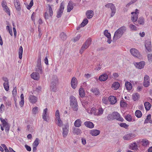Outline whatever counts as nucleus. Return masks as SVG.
I'll list each match as a JSON object with an SVG mask.
<instances>
[{
  "mask_svg": "<svg viewBox=\"0 0 152 152\" xmlns=\"http://www.w3.org/2000/svg\"><path fill=\"white\" fill-rule=\"evenodd\" d=\"M48 109L47 108H46L44 110L43 114H42V118L44 120L46 121H48L47 118L48 117L46 116L47 113Z\"/></svg>",
  "mask_w": 152,
  "mask_h": 152,
  "instance_id": "b1692460",
  "label": "nucleus"
},
{
  "mask_svg": "<svg viewBox=\"0 0 152 152\" xmlns=\"http://www.w3.org/2000/svg\"><path fill=\"white\" fill-rule=\"evenodd\" d=\"M130 52L131 54L134 57H140V53L136 49L133 48L130 50Z\"/></svg>",
  "mask_w": 152,
  "mask_h": 152,
  "instance_id": "6e6552de",
  "label": "nucleus"
},
{
  "mask_svg": "<svg viewBox=\"0 0 152 152\" xmlns=\"http://www.w3.org/2000/svg\"><path fill=\"white\" fill-rule=\"evenodd\" d=\"M108 77L107 75L106 74L104 73L100 75L99 79L101 81H105L108 78Z\"/></svg>",
  "mask_w": 152,
  "mask_h": 152,
  "instance_id": "4468645a",
  "label": "nucleus"
},
{
  "mask_svg": "<svg viewBox=\"0 0 152 152\" xmlns=\"http://www.w3.org/2000/svg\"><path fill=\"white\" fill-rule=\"evenodd\" d=\"M64 127L63 128V136L64 137H66L68 133L69 126L67 125H64Z\"/></svg>",
  "mask_w": 152,
  "mask_h": 152,
  "instance_id": "f8f14e48",
  "label": "nucleus"
},
{
  "mask_svg": "<svg viewBox=\"0 0 152 152\" xmlns=\"http://www.w3.org/2000/svg\"><path fill=\"white\" fill-rule=\"evenodd\" d=\"M38 58L37 61V66L35 68L36 72H39L40 74L42 73V67L41 63V57L40 56H38Z\"/></svg>",
  "mask_w": 152,
  "mask_h": 152,
  "instance_id": "39448f33",
  "label": "nucleus"
},
{
  "mask_svg": "<svg viewBox=\"0 0 152 152\" xmlns=\"http://www.w3.org/2000/svg\"><path fill=\"white\" fill-rule=\"evenodd\" d=\"M139 97V95L138 93H136L132 95V99L134 101H136Z\"/></svg>",
  "mask_w": 152,
  "mask_h": 152,
  "instance_id": "ea45409f",
  "label": "nucleus"
},
{
  "mask_svg": "<svg viewBox=\"0 0 152 152\" xmlns=\"http://www.w3.org/2000/svg\"><path fill=\"white\" fill-rule=\"evenodd\" d=\"M3 86L4 88L6 91H8L9 90V82L4 83L3 84Z\"/></svg>",
  "mask_w": 152,
  "mask_h": 152,
  "instance_id": "79ce46f5",
  "label": "nucleus"
},
{
  "mask_svg": "<svg viewBox=\"0 0 152 152\" xmlns=\"http://www.w3.org/2000/svg\"><path fill=\"white\" fill-rule=\"evenodd\" d=\"M88 47L85 45L84 43L83 44L81 48L82 49H83L84 50L87 48Z\"/></svg>",
  "mask_w": 152,
  "mask_h": 152,
  "instance_id": "338daca9",
  "label": "nucleus"
},
{
  "mask_svg": "<svg viewBox=\"0 0 152 152\" xmlns=\"http://www.w3.org/2000/svg\"><path fill=\"white\" fill-rule=\"evenodd\" d=\"M129 27L132 30H137L136 27L134 25L132 24H131L129 25Z\"/></svg>",
  "mask_w": 152,
  "mask_h": 152,
  "instance_id": "680f3d73",
  "label": "nucleus"
},
{
  "mask_svg": "<svg viewBox=\"0 0 152 152\" xmlns=\"http://www.w3.org/2000/svg\"><path fill=\"white\" fill-rule=\"evenodd\" d=\"M127 104L125 101L124 100H122L121 101L120 103V106L122 107H126L127 106Z\"/></svg>",
  "mask_w": 152,
  "mask_h": 152,
  "instance_id": "e433bc0d",
  "label": "nucleus"
},
{
  "mask_svg": "<svg viewBox=\"0 0 152 152\" xmlns=\"http://www.w3.org/2000/svg\"><path fill=\"white\" fill-rule=\"evenodd\" d=\"M5 6V7L4 8V10L9 15H10V11L7 6Z\"/></svg>",
  "mask_w": 152,
  "mask_h": 152,
  "instance_id": "de8ad7c7",
  "label": "nucleus"
},
{
  "mask_svg": "<svg viewBox=\"0 0 152 152\" xmlns=\"http://www.w3.org/2000/svg\"><path fill=\"white\" fill-rule=\"evenodd\" d=\"M73 132L74 134H75L78 135L81 133V131L79 128L74 127L73 128Z\"/></svg>",
  "mask_w": 152,
  "mask_h": 152,
  "instance_id": "cd10ccee",
  "label": "nucleus"
},
{
  "mask_svg": "<svg viewBox=\"0 0 152 152\" xmlns=\"http://www.w3.org/2000/svg\"><path fill=\"white\" fill-rule=\"evenodd\" d=\"M149 144L148 141L146 139H143L142 142V145L143 146L147 147Z\"/></svg>",
  "mask_w": 152,
  "mask_h": 152,
  "instance_id": "58836bf2",
  "label": "nucleus"
},
{
  "mask_svg": "<svg viewBox=\"0 0 152 152\" xmlns=\"http://www.w3.org/2000/svg\"><path fill=\"white\" fill-rule=\"evenodd\" d=\"M84 125L87 127L92 129L94 127V124L93 123L90 121H86L84 123Z\"/></svg>",
  "mask_w": 152,
  "mask_h": 152,
  "instance_id": "dca6fc26",
  "label": "nucleus"
},
{
  "mask_svg": "<svg viewBox=\"0 0 152 152\" xmlns=\"http://www.w3.org/2000/svg\"><path fill=\"white\" fill-rule=\"evenodd\" d=\"M55 116L57 119H60L59 112L58 110H56V112Z\"/></svg>",
  "mask_w": 152,
  "mask_h": 152,
  "instance_id": "4d7b16f0",
  "label": "nucleus"
},
{
  "mask_svg": "<svg viewBox=\"0 0 152 152\" xmlns=\"http://www.w3.org/2000/svg\"><path fill=\"white\" fill-rule=\"evenodd\" d=\"M120 84L118 82H115L112 85V87L114 88V89H118L120 86Z\"/></svg>",
  "mask_w": 152,
  "mask_h": 152,
  "instance_id": "473e14b6",
  "label": "nucleus"
},
{
  "mask_svg": "<svg viewBox=\"0 0 152 152\" xmlns=\"http://www.w3.org/2000/svg\"><path fill=\"white\" fill-rule=\"evenodd\" d=\"M130 149L132 150H137L138 149L137 145L135 142L132 144L130 145Z\"/></svg>",
  "mask_w": 152,
  "mask_h": 152,
  "instance_id": "2f4dec72",
  "label": "nucleus"
},
{
  "mask_svg": "<svg viewBox=\"0 0 152 152\" xmlns=\"http://www.w3.org/2000/svg\"><path fill=\"white\" fill-rule=\"evenodd\" d=\"M80 35H77L76 37H75L74 39V40L75 42L77 41L80 38Z\"/></svg>",
  "mask_w": 152,
  "mask_h": 152,
  "instance_id": "774afa93",
  "label": "nucleus"
},
{
  "mask_svg": "<svg viewBox=\"0 0 152 152\" xmlns=\"http://www.w3.org/2000/svg\"><path fill=\"white\" fill-rule=\"evenodd\" d=\"M39 139L38 138H36L35 141L33 144V146H37L39 144Z\"/></svg>",
  "mask_w": 152,
  "mask_h": 152,
  "instance_id": "09e8293b",
  "label": "nucleus"
},
{
  "mask_svg": "<svg viewBox=\"0 0 152 152\" xmlns=\"http://www.w3.org/2000/svg\"><path fill=\"white\" fill-rule=\"evenodd\" d=\"M91 41L92 40L90 38H88L85 42L84 44L89 47L91 44Z\"/></svg>",
  "mask_w": 152,
  "mask_h": 152,
  "instance_id": "37998d69",
  "label": "nucleus"
},
{
  "mask_svg": "<svg viewBox=\"0 0 152 152\" xmlns=\"http://www.w3.org/2000/svg\"><path fill=\"white\" fill-rule=\"evenodd\" d=\"M12 93L13 97H15L17 93V88L16 87L14 88Z\"/></svg>",
  "mask_w": 152,
  "mask_h": 152,
  "instance_id": "13d9d810",
  "label": "nucleus"
},
{
  "mask_svg": "<svg viewBox=\"0 0 152 152\" xmlns=\"http://www.w3.org/2000/svg\"><path fill=\"white\" fill-rule=\"evenodd\" d=\"M145 45L146 48L149 52H150L152 50V47L151 46L150 42H146L145 43Z\"/></svg>",
  "mask_w": 152,
  "mask_h": 152,
  "instance_id": "5701e85b",
  "label": "nucleus"
},
{
  "mask_svg": "<svg viewBox=\"0 0 152 152\" xmlns=\"http://www.w3.org/2000/svg\"><path fill=\"white\" fill-rule=\"evenodd\" d=\"M135 115L138 118H140L141 117L142 114L141 111L139 110H136L135 113Z\"/></svg>",
  "mask_w": 152,
  "mask_h": 152,
  "instance_id": "72a5a7b5",
  "label": "nucleus"
},
{
  "mask_svg": "<svg viewBox=\"0 0 152 152\" xmlns=\"http://www.w3.org/2000/svg\"><path fill=\"white\" fill-rule=\"evenodd\" d=\"M109 100L112 104H115L117 102V98L114 96H110Z\"/></svg>",
  "mask_w": 152,
  "mask_h": 152,
  "instance_id": "f3484780",
  "label": "nucleus"
},
{
  "mask_svg": "<svg viewBox=\"0 0 152 152\" xmlns=\"http://www.w3.org/2000/svg\"><path fill=\"white\" fill-rule=\"evenodd\" d=\"M69 99L70 106L74 111H77L78 110V106L76 99L73 96H71Z\"/></svg>",
  "mask_w": 152,
  "mask_h": 152,
  "instance_id": "7ed1b4c3",
  "label": "nucleus"
},
{
  "mask_svg": "<svg viewBox=\"0 0 152 152\" xmlns=\"http://www.w3.org/2000/svg\"><path fill=\"white\" fill-rule=\"evenodd\" d=\"M14 3L17 11H20L21 10V7L19 1L18 0H14Z\"/></svg>",
  "mask_w": 152,
  "mask_h": 152,
  "instance_id": "9b49d317",
  "label": "nucleus"
},
{
  "mask_svg": "<svg viewBox=\"0 0 152 152\" xmlns=\"http://www.w3.org/2000/svg\"><path fill=\"white\" fill-rule=\"evenodd\" d=\"M147 57L149 62H152V54H149L148 55Z\"/></svg>",
  "mask_w": 152,
  "mask_h": 152,
  "instance_id": "bf43d9fd",
  "label": "nucleus"
},
{
  "mask_svg": "<svg viewBox=\"0 0 152 152\" xmlns=\"http://www.w3.org/2000/svg\"><path fill=\"white\" fill-rule=\"evenodd\" d=\"M79 94L80 96L81 97H83L85 96V92L83 88H80L79 90Z\"/></svg>",
  "mask_w": 152,
  "mask_h": 152,
  "instance_id": "f704fd0d",
  "label": "nucleus"
},
{
  "mask_svg": "<svg viewBox=\"0 0 152 152\" xmlns=\"http://www.w3.org/2000/svg\"><path fill=\"white\" fill-rule=\"evenodd\" d=\"M82 122L80 119L76 120L74 123L75 126L77 127H79L81 126Z\"/></svg>",
  "mask_w": 152,
  "mask_h": 152,
  "instance_id": "393cba45",
  "label": "nucleus"
},
{
  "mask_svg": "<svg viewBox=\"0 0 152 152\" xmlns=\"http://www.w3.org/2000/svg\"><path fill=\"white\" fill-rule=\"evenodd\" d=\"M110 8L111 10V16L112 17L114 15L116 11V9L114 4H112V6H111Z\"/></svg>",
  "mask_w": 152,
  "mask_h": 152,
  "instance_id": "a878e982",
  "label": "nucleus"
},
{
  "mask_svg": "<svg viewBox=\"0 0 152 152\" xmlns=\"http://www.w3.org/2000/svg\"><path fill=\"white\" fill-rule=\"evenodd\" d=\"M58 121L57 122L56 124L57 125L61 127L62 126V125L63 124V122L61 119H57Z\"/></svg>",
  "mask_w": 152,
  "mask_h": 152,
  "instance_id": "864d4df0",
  "label": "nucleus"
},
{
  "mask_svg": "<svg viewBox=\"0 0 152 152\" xmlns=\"http://www.w3.org/2000/svg\"><path fill=\"white\" fill-rule=\"evenodd\" d=\"M38 31L39 32L38 37H39V38H40L42 35V33L41 32V29L39 27H38Z\"/></svg>",
  "mask_w": 152,
  "mask_h": 152,
  "instance_id": "0e129e2a",
  "label": "nucleus"
},
{
  "mask_svg": "<svg viewBox=\"0 0 152 152\" xmlns=\"http://www.w3.org/2000/svg\"><path fill=\"white\" fill-rule=\"evenodd\" d=\"M58 79L56 76H53L51 80L50 90L51 91L56 92L57 88L56 86V84L58 83Z\"/></svg>",
  "mask_w": 152,
  "mask_h": 152,
  "instance_id": "20e7f679",
  "label": "nucleus"
},
{
  "mask_svg": "<svg viewBox=\"0 0 152 152\" xmlns=\"http://www.w3.org/2000/svg\"><path fill=\"white\" fill-rule=\"evenodd\" d=\"M86 15L87 18L90 19L94 15V12L92 10H88L86 12Z\"/></svg>",
  "mask_w": 152,
  "mask_h": 152,
  "instance_id": "412c9836",
  "label": "nucleus"
},
{
  "mask_svg": "<svg viewBox=\"0 0 152 152\" xmlns=\"http://www.w3.org/2000/svg\"><path fill=\"white\" fill-rule=\"evenodd\" d=\"M88 22V20L87 18H85L83 20L82 22L81 23V25L83 26H85Z\"/></svg>",
  "mask_w": 152,
  "mask_h": 152,
  "instance_id": "a18cd8bd",
  "label": "nucleus"
},
{
  "mask_svg": "<svg viewBox=\"0 0 152 152\" xmlns=\"http://www.w3.org/2000/svg\"><path fill=\"white\" fill-rule=\"evenodd\" d=\"M48 10L50 14V16L51 17L53 15V11L52 10V8L50 4L48 5Z\"/></svg>",
  "mask_w": 152,
  "mask_h": 152,
  "instance_id": "49530a36",
  "label": "nucleus"
},
{
  "mask_svg": "<svg viewBox=\"0 0 152 152\" xmlns=\"http://www.w3.org/2000/svg\"><path fill=\"white\" fill-rule=\"evenodd\" d=\"M32 78L35 80H38L39 78V74L38 72H34L31 75Z\"/></svg>",
  "mask_w": 152,
  "mask_h": 152,
  "instance_id": "6ab92c4d",
  "label": "nucleus"
},
{
  "mask_svg": "<svg viewBox=\"0 0 152 152\" xmlns=\"http://www.w3.org/2000/svg\"><path fill=\"white\" fill-rule=\"evenodd\" d=\"M98 112L96 113V115H102L103 112V110L101 108H99L98 110Z\"/></svg>",
  "mask_w": 152,
  "mask_h": 152,
  "instance_id": "c03bdc74",
  "label": "nucleus"
},
{
  "mask_svg": "<svg viewBox=\"0 0 152 152\" xmlns=\"http://www.w3.org/2000/svg\"><path fill=\"white\" fill-rule=\"evenodd\" d=\"M145 65V62L144 61H141L139 62H136L134 64L135 67L139 69H141L144 68Z\"/></svg>",
  "mask_w": 152,
  "mask_h": 152,
  "instance_id": "0eeeda50",
  "label": "nucleus"
},
{
  "mask_svg": "<svg viewBox=\"0 0 152 152\" xmlns=\"http://www.w3.org/2000/svg\"><path fill=\"white\" fill-rule=\"evenodd\" d=\"M150 85V82L149 80L145 81L144 80L143 86L145 87H148Z\"/></svg>",
  "mask_w": 152,
  "mask_h": 152,
  "instance_id": "3c124183",
  "label": "nucleus"
},
{
  "mask_svg": "<svg viewBox=\"0 0 152 152\" xmlns=\"http://www.w3.org/2000/svg\"><path fill=\"white\" fill-rule=\"evenodd\" d=\"M77 79L75 77H73L71 82V86L72 88L75 89L77 85Z\"/></svg>",
  "mask_w": 152,
  "mask_h": 152,
  "instance_id": "1a4fd4ad",
  "label": "nucleus"
},
{
  "mask_svg": "<svg viewBox=\"0 0 152 152\" xmlns=\"http://www.w3.org/2000/svg\"><path fill=\"white\" fill-rule=\"evenodd\" d=\"M119 125L121 127L125 129H127L129 126V125L125 123H121L119 124Z\"/></svg>",
  "mask_w": 152,
  "mask_h": 152,
  "instance_id": "8fccbe9b",
  "label": "nucleus"
},
{
  "mask_svg": "<svg viewBox=\"0 0 152 152\" xmlns=\"http://www.w3.org/2000/svg\"><path fill=\"white\" fill-rule=\"evenodd\" d=\"M134 134L132 133H129L125 135L123 137L124 140H129L135 137Z\"/></svg>",
  "mask_w": 152,
  "mask_h": 152,
  "instance_id": "ddd939ff",
  "label": "nucleus"
},
{
  "mask_svg": "<svg viewBox=\"0 0 152 152\" xmlns=\"http://www.w3.org/2000/svg\"><path fill=\"white\" fill-rule=\"evenodd\" d=\"M23 52V49L22 47L20 46L18 50V55H19V58L20 59H21L22 57V54Z\"/></svg>",
  "mask_w": 152,
  "mask_h": 152,
  "instance_id": "7c9ffc66",
  "label": "nucleus"
},
{
  "mask_svg": "<svg viewBox=\"0 0 152 152\" xmlns=\"http://www.w3.org/2000/svg\"><path fill=\"white\" fill-rule=\"evenodd\" d=\"M138 24H139L140 25H143L144 23V19L143 17H140L138 20ZM135 25H137V26H138V24L137 25V24H136L134 23Z\"/></svg>",
  "mask_w": 152,
  "mask_h": 152,
  "instance_id": "c85d7f7f",
  "label": "nucleus"
},
{
  "mask_svg": "<svg viewBox=\"0 0 152 152\" xmlns=\"http://www.w3.org/2000/svg\"><path fill=\"white\" fill-rule=\"evenodd\" d=\"M60 37L62 40H65L67 38V35L64 32H62L60 34Z\"/></svg>",
  "mask_w": 152,
  "mask_h": 152,
  "instance_id": "c9c22d12",
  "label": "nucleus"
},
{
  "mask_svg": "<svg viewBox=\"0 0 152 152\" xmlns=\"http://www.w3.org/2000/svg\"><path fill=\"white\" fill-rule=\"evenodd\" d=\"M125 85L126 89L128 90H131L132 88V86L130 82L127 81L126 82Z\"/></svg>",
  "mask_w": 152,
  "mask_h": 152,
  "instance_id": "bb28decb",
  "label": "nucleus"
},
{
  "mask_svg": "<svg viewBox=\"0 0 152 152\" xmlns=\"http://www.w3.org/2000/svg\"><path fill=\"white\" fill-rule=\"evenodd\" d=\"M125 118L128 121L130 122L132 121V118L131 115L128 114L126 115Z\"/></svg>",
  "mask_w": 152,
  "mask_h": 152,
  "instance_id": "a19ab883",
  "label": "nucleus"
},
{
  "mask_svg": "<svg viewBox=\"0 0 152 152\" xmlns=\"http://www.w3.org/2000/svg\"><path fill=\"white\" fill-rule=\"evenodd\" d=\"M0 120L2 123V125L4 127H5V129L6 132L8 133L10 130V126L8 123L4 119L2 118H0Z\"/></svg>",
  "mask_w": 152,
  "mask_h": 152,
  "instance_id": "423d86ee",
  "label": "nucleus"
},
{
  "mask_svg": "<svg viewBox=\"0 0 152 152\" xmlns=\"http://www.w3.org/2000/svg\"><path fill=\"white\" fill-rule=\"evenodd\" d=\"M32 130V127H31L30 125H28L27 126L26 131H28L31 132Z\"/></svg>",
  "mask_w": 152,
  "mask_h": 152,
  "instance_id": "69168bd1",
  "label": "nucleus"
},
{
  "mask_svg": "<svg viewBox=\"0 0 152 152\" xmlns=\"http://www.w3.org/2000/svg\"><path fill=\"white\" fill-rule=\"evenodd\" d=\"M107 119L109 120L112 121L116 119L121 122H123L124 121V119L117 112H114L111 114H109L107 116Z\"/></svg>",
  "mask_w": 152,
  "mask_h": 152,
  "instance_id": "f03ea898",
  "label": "nucleus"
},
{
  "mask_svg": "<svg viewBox=\"0 0 152 152\" xmlns=\"http://www.w3.org/2000/svg\"><path fill=\"white\" fill-rule=\"evenodd\" d=\"M64 3L63 2H62L60 4V5L59 7V10L63 12L64 10Z\"/></svg>",
  "mask_w": 152,
  "mask_h": 152,
  "instance_id": "603ef678",
  "label": "nucleus"
},
{
  "mask_svg": "<svg viewBox=\"0 0 152 152\" xmlns=\"http://www.w3.org/2000/svg\"><path fill=\"white\" fill-rule=\"evenodd\" d=\"M138 15L134 14L131 17V20L133 22H136L137 20Z\"/></svg>",
  "mask_w": 152,
  "mask_h": 152,
  "instance_id": "4c0bfd02",
  "label": "nucleus"
},
{
  "mask_svg": "<svg viewBox=\"0 0 152 152\" xmlns=\"http://www.w3.org/2000/svg\"><path fill=\"white\" fill-rule=\"evenodd\" d=\"M38 110V108L37 107H35L33 108L32 109V113H33L34 114H36L37 113Z\"/></svg>",
  "mask_w": 152,
  "mask_h": 152,
  "instance_id": "5fc2aeb1",
  "label": "nucleus"
},
{
  "mask_svg": "<svg viewBox=\"0 0 152 152\" xmlns=\"http://www.w3.org/2000/svg\"><path fill=\"white\" fill-rule=\"evenodd\" d=\"M104 35L108 38V39L107 41V42L109 44H110L112 41L110 34L108 32V30H105L104 31Z\"/></svg>",
  "mask_w": 152,
  "mask_h": 152,
  "instance_id": "9d476101",
  "label": "nucleus"
},
{
  "mask_svg": "<svg viewBox=\"0 0 152 152\" xmlns=\"http://www.w3.org/2000/svg\"><path fill=\"white\" fill-rule=\"evenodd\" d=\"M29 99L30 102L33 104L37 102V99L36 96L31 95L29 96Z\"/></svg>",
  "mask_w": 152,
  "mask_h": 152,
  "instance_id": "a211bd4d",
  "label": "nucleus"
},
{
  "mask_svg": "<svg viewBox=\"0 0 152 152\" xmlns=\"http://www.w3.org/2000/svg\"><path fill=\"white\" fill-rule=\"evenodd\" d=\"M25 147L27 151H31V147L30 146H28V145L26 144L25 145Z\"/></svg>",
  "mask_w": 152,
  "mask_h": 152,
  "instance_id": "e2e57ef3",
  "label": "nucleus"
},
{
  "mask_svg": "<svg viewBox=\"0 0 152 152\" xmlns=\"http://www.w3.org/2000/svg\"><path fill=\"white\" fill-rule=\"evenodd\" d=\"M73 4L72 1H69L67 5V10L68 12H70L71 10L73 8Z\"/></svg>",
  "mask_w": 152,
  "mask_h": 152,
  "instance_id": "aec40b11",
  "label": "nucleus"
},
{
  "mask_svg": "<svg viewBox=\"0 0 152 152\" xmlns=\"http://www.w3.org/2000/svg\"><path fill=\"white\" fill-rule=\"evenodd\" d=\"M63 13V12L61 11L58 10L57 13L56 17L58 18H61Z\"/></svg>",
  "mask_w": 152,
  "mask_h": 152,
  "instance_id": "6e6d98bb",
  "label": "nucleus"
},
{
  "mask_svg": "<svg viewBox=\"0 0 152 152\" xmlns=\"http://www.w3.org/2000/svg\"><path fill=\"white\" fill-rule=\"evenodd\" d=\"M91 91L94 93L95 95L96 96H99V90L96 88H91Z\"/></svg>",
  "mask_w": 152,
  "mask_h": 152,
  "instance_id": "4be33fe9",
  "label": "nucleus"
},
{
  "mask_svg": "<svg viewBox=\"0 0 152 152\" xmlns=\"http://www.w3.org/2000/svg\"><path fill=\"white\" fill-rule=\"evenodd\" d=\"M100 132L99 130L97 129H92L90 132V134L93 136H96L99 135Z\"/></svg>",
  "mask_w": 152,
  "mask_h": 152,
  "instance_id": "2eb2a0df",
  "label": "nucleus"
},
{
  "mask_svg": "<svg viewBox=\"0 0 152 152\" xmlns=\"http://www.w3.org/2000/svg\"><path fill=\"white\" fill-rule=\"evenodd\" d=\"M126 28L125 26H122L117 29L115 33L112 40L113 42H115L117 39L121 37L126 31Z\"/></svg>",
  "mask_w": 152,
  "mask_h": 152,
  "instance_id": "f257e3e1",
  "label": "nucleus"
},
{
  "mask_svg": "<svg viewBox=\"0 0 152 152\" xmlns=\"http://www.w3.org/2000/svg\"><path fill=\"white\" fill-rule=\"evenodd\" d=\"M1 5L2 7L4 8L5 7V6H7V3L5 0H3L1 2Z\"/></svg>",
  "mask_w": 152,
  "mask_h": 152,
  "instance_id": "052dcab7",
  "label": "nucleus"
},
{
  "mask_svg": "<svg viewBox=\"0 0 152 152\" xmlns=\"http://www.w3.org/2000/svg\"><path fill=\"white\" fill-rule=\"evenodd\" d=\"M144 106L147 111L149 110L151 108V105L148 102H146L144 103Z\"/></svg>",
  "mask_w": 152,
  "mask_h": 152,
  "instance_id": "c756f323",
  "label": "nucleus"
}]
</instances>
